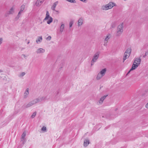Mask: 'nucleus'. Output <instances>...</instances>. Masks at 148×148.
<instances>
[{
    "mask_svg": "<svg viewBox=\"0 0 148 148\" xmlns=\"http://www.w3.org/2000/svg\"><path fill=\"white\" fill-rule=\"evenodd\" d=\"M25 5H22L21 7V10H24V9L25 8Z\"/></svg>",
    "mask_w": 148,
    "mask_h": 148,
    "instance_id": "2f4dec72",
    "label": "nucleus"
},
{
    "mask_svg": "<svg viewBox=\"0 0 148 148\" xmlns=\"http://www.w3.org/2000/svg\"><path fill=\"white\" fill-rule=\"evenodd\" d=\"M1 71V72H2V71Z\"/></svg>",
    "mask_w": 148,
    "mask_h": 148,
    "instance_id": "8fccbe9b",
    "label": "nucleus"
},
{
    "mask_svg": "<svg viewBox=\"0 0 148 148\" xmlns=\"http://www.w3.org/2000/svg\"><path fill=\"white\" fill-rule=\"evenodd\" d=\"M106 69L104 68L101 70L100 72H99L103 76H104L106 72Z\"/></svg>",
    "mask_w": 148,
    "mask_h": 148,
    "instance_id": "2eb2a0df",
    "label": "nucleus"
},
{
    "mask_svg": "<svg viewBox=\"0 0 148 148\" xmlns=\"http://www.w3.org/2000/svg\"><path fill=\"white\" fill-rule=\"evenodd\" d=\"M107 4L109 9H111L114 6H116V5L115 3L112 2H109V3Z\"/></svg>",
    "mask_w": 148,
    "mask_h": 148,
    "instance_id": "0eeeda50",
    "label": "nucleus"
},
{
    "mask_svg": "<svg viewBox=\"0 0 148 148\" xmlns=\"http://www.w3.org/2000/svg\"><path fill=\"white\" fill-rule=\"evenodd\" d=\"M123 23H122L120 25L118 26L116 34V36H119L123 32Z\"/></svg>",
    "mask_w": 148,
    "mask_h": 148,
    "instance_id": "f257e3e1",
    "label": "nucleus"
},
{
    "mask_svg": "<svg viewBox=\"0 0 148 148\" xmlns=\"http://www.w3.org/2000/svg\"><path fill=\"white\" fill-rule=\"evenodd\" d=\"M42 40V38L41 36H39L38 38L36 40V42L37 43H38V42H40Z\"/></svg>",
    "mask_w": 148,
    "mask_h": 148,
    "instance_id": "5701e85b",
    "label": "nucleus"
},
{
    "mask_svg": "<svg viewBox=\"0 0 148 148\" xmlns=\"http://www.w3.org/2000/svg\"><path fill=\"white\" fill-rule=\"evenodd\" d=\"M132 51L131 48H129L127 49L125 51L123 57V61L124 62L125 60L128 58L130 56Z\"/></svg>",
    "mask_w": 148,
    "mask_h": 148,
    "instance_id": "f03ea898",
    "label": "nucleus"
},
{
    "mask_svg": "<svg viewBox=\"0 0 148 148\" xmlns=\"http://www.w3.org/2000/svg\"><path fill=\"white\" fill-rule=\"evenodd\" d=\"M23 11V10L20 9V11L18 12V14L21 15V13H22V12Z\"/></svg>",
    "mask_w": 148,
    "mask_h": 148,
    "instance_id": "e433bc0d",
    "label": "nucleus"
},
{
    "mask_svg": "<svg viewBox=\"0 0 148 148\" xmlns=\"http://www.w3.org/2000/svg\"><path fill=\"white\" fill-rule=\"evenodd\" d=\"M147 55L146 54V53H145V54L144 55H143V58H145V57L146 56H147Z\"/></svg>",
    "mask_w": 148,
    "mask_h": 148,
    "instance_id": "a19ab883",
    "label": "nucleus"
},
{
    "mask_svg": "<svg viewBox=\"0 0 148 148\" xmlns=\"http://www.w3.org/2000/svg\"><path fill=\"white\" fill-rule=\"evenodd\" d=\"M58 92H57V94H58Z\"/></svg>",
    "mask_w": 148,
    "mask_h": 148,
    "instance_id": "de8ad7c7",
    "label": "nucleus"
},
{
    "mask_svg": "<svg viewBox=\"0 0 148 148\" xmlns=\"http://www.w3.org/2000/svg\"><path fill=\"white\" fill-rule=\"evenodd\" d=\"M116 26V23L115 22H113L111 24V28H115Z\"/></svg>",
    "mask_w": 148,
    "mask_h": 148,
    "instance_id": "393cba45",
    "label": "nucleus"
},
{
    "mask_svg": "<svg viewBox=\"0 0 148 148\" xmlns=\"http://www.w3.org/2000/svg\"><path fill=\"white\" fill-rule=\"evenodd\" d=\"M31 102L32 103V105L38 102V99L37 98L34 99L33 100L31 101Z\"/></svg>",
    "mask_w": 148,
    "mask_h": 148,
    "instance_id": "412c9836",
    "label": "nucleus"
},
{
    "mask_svg": "<svg viewBox=\"0 0 148 148\" xmlns=\"http://www.w3.org/2000/svg\"><path fill=\"white\" fill-rule=\"evenodd\" d=\"M108 96V95H104L100 99L99 101V103L100 104H101L103 101V100L105 99Z\"/></svg>",
    "mask_w": 148,
    "mask_h": 148,
    "instance_id": "9d476101",
    "label": "nucleus"
},
{
    "mask_svg": "<svg viewBox=\"0 0 148 148\" xmlns=\"http://www.w3.org/2000/svg\"><path fill=\"white\" fill-rule=\"evenodd\" d=\"M101 9L103 10H107L109 9L107 4L102 6Z\"/></svg>",
    "mask_w": 148,
    "mask_h": 148,
    "instance_id": "f3484780",
    "label": "nucleus"
},
{
    "mask_svg": "<svg viewBox=\"0 0 148 148\" xmlns=\"http://www.w3.org/2000/svg\"><path fill=\"white\" fill-rule=\"evenodd\" d=\"M36 112H34L33 113L31 117L33 118H34L35 117V116H36Z\"/></svg>",
    "mask_w": 148,
    "mask_h": 148,
    "instance_id": "7c9ffc66",
    "label": "nucleus"
},
{
    "mask_svg": "<svg viewBox=\"0 0 148 148\" xmlns=\"http://www.w3.org/2000/svg\"><path fill=\"white\" fill-rule=\"evenodd\" d=\"M23 11V10L20 9V11L18 12V14L21 15V13H22V12Z\"/></svg>",
    "mask_w": 148,
    "mask_h": 148,
    "instance_id": "c9c22d12",
    "label": "nucleus"
},
{
    "mask_svg": "<svg viewBox=\"0 0 148 148\" xmlns=\"http://www.w3.org/2000/svg\"><path fill=\"white\" fill-rule=\"evenodd\" d=\"M25 72H22L19 75V77H23L25 75Z\"/></svg>",
    "mask_w": 148,
    "mask_h": 148,
    "instance_id": "c85d7f7f",
    "label": "nucleus"
},
{
    "mask_svg": "<svg viewBox=\"0 0 148 148\" xmlns=\"http://www.w3.org/2000/svg\"><path fill=\"white\" fill-rule=\"evenodd\" d=\"M146 54L147 55H148V50L147 51L145 52Z\"/></svg>",
    "mask_w": 148,
    "mask_h": 148,
    "instance_id": "79ce46f5",
    "label": "nucleus"
},
{
    "mask_svg": "<svg viewBox=\"0 0 148 148\" xmlns=\"http://www.w3.org/2000/svg\"><path fill=\"white\" fill-rule=\"evenodd\" d=\"M29 43V42H28L27 43V44H28Z\"/></svg>",
    "mask_w": 148,
    "mask_h": 148,
    "instance_id": "49530a36",
    "label": "nucleus"
},
{
    "mask_svg": "<svg viewBox=\"0 0 148 148\" xmlns=\"http://www.w3.org/2000/svg\"><path fill=\"white\" fill-rule=\"evenodd\" d=\"M130 70H131V69H130V70L127 73L126 75H127L128 74L130 73V71H130Z\"/></svg>",
    "mask_w": 148,
    "mask_h": 148,
    "instance_id": "ea45409f",
    "label": "nucleus"
},
{
    "mask_svg": "<svg viewBox=\"0 0 148 148\" xmlns=\"http://www.w3.org/2000/svg\"><path fill=\"white\" fill-rule=\"evenodd\" d=\"M66 1L73 3H76V1L75 0H66Z\"/></svg>",
    "mask_w": 148,
    "mask_h": 148,
    "instance_id": "bb28decb",
    "label": "nucleus"
},
{
    "mask_svg": "<svg viewBox=\"0 0 148 148\" xmlns=\"http://www.w3.org/2000/svg\"><path fill=\"white\" fill-rule=\"evenodd\" d=\"M56 12H57L58 13H59V11L58 10H55Z\"/></svg>",
    "mask_w": 148,
    "mask_h": 148,
    "instance_id": "37998d69",
    "label": "nucleus"
},
{
    "mask_svg": "<svg viewBox=\"0 0 148 148\" xmlns=\"http://www.w3.org/2000/svg\"><path fill=\"white\" fill-rule=\"evenodd\" d=\"M145 107L146 108H148V102L146 104Z\"/></svg>",
    "mask_w": 148,
    "mask_h": 148,
    "instance_id": "58836bf2",
    "label": "nucleus"
},
{
    "mask_svg": "<svg viewBox=\"0 0 148 148\" xmlns=\"http://www.w3.org/2000/svg\"><path fill=\"white\" fill-rule=\"evenodd\" d=\"M3 38H0V45L2 43Z\"/></svg>",
    "mask_w": 148,
    "mask_h": 148,
    "instance_id": "4c0bfd02",
    "label": "nucleus"
},
{
    "mask_svg": "<svg viewBox=\"0 0 148 148\" xmlns=\"http://www.w3.org/2000/svg\"><path fill=\"white\" fill-rule=\"evenodd\" d=\"M51 37L50 36H48L47 38V40H50L51 39Z\"/></svg>",
    "mask_w": 148,
    "mask_h": 148,
    "instance_id": "473e14b6",
    "label": "nucleus"
},
{
    "mask_svg": "<svg viewBox=\"0 0 148 148\" xmlns=\"http://www.w3.org/2000/svg\"><path fill=\"white\" fill-rule=\"evenodd\" d=\"M61 25L60 28V31L61 32H62L64 27V25L62 23H61Z\"/></svg>",
    "mask_w": 148,
    "mask_h": 148,
    "instance_id": "4be33fe9",
    "label": "nucleus"
},
{
    "mask_svg": "<svg viewBox=\"0 0 148 148\" xmlns=\"http://www.w3.org/2000/svg\"><path fill=\"white\" fill-rule=\"evenodd\" d=\"M89 143V141L88 139H86L84 141V146L85 147H87Z\"/></svg>",
    "mask_w": 148,
    "mask_h": 148,
    "instance_id": "dca6fc26",
    "label": "nucleus"
},
{
    "mask_svg": "<svg viewBox=\"0 0 148 148\" xmlns=\"http://www.w3.org/2000/svg\"><path fill=\"white\" fill-rule=\"evenodd\" d=\"M73 20H71L69 22V27H71L73 24Z\"/></svg>",
    "mask_w": 148,
    "mask_h": 148,
    "instance_id": "a878e982",
    "label": "nucleus"
},
{
    "mask_svg": "<svg viewBox=\"0 0 148 148\" xmlns=\"http://www.w3.org/2000/svg\"><path fill=\"white\" fill-rule=\"evenodd\" d=\"M58 1H56V2H55L53 4V6L51 7V9L53 10H55V8H56V6L58 4Z\"/></svg>",
    "mask_w": 148,
    "mask_h": 148,
    "instance_id": "ddd939ff",
    "label": "nucleus"
},
{
    "mask_svg": "<svg viewBox=\"0 0 148 148\" xmlns=\"http://www.w3.org/2000/svg\"><path fill=\"white\" fill-rule=\"evenodd\" d=\"M117 108H116L115 110V111H116L117 110Z\"/></svg>",
    "mask_w": 148,
    "mask_h": 148,
    "instance_id": "a18cd8bd",
    "label": "nucleus"
},
{
    "mask_svg": "<svg viewBox=\"0 0 148 148\" xmlns=\"http://www.w3.org/2000/svg\"><path fill=\"white\" fill-rule=\"evenodd\" d=\"M41 130L42 131H46V127L44 126H43L41 129Z\"/></svg>",
    "mask_w": 148,
    "mask_h": 148,
    "instance_id": "c756f323",
    "label": "nucleus"
},
{
    "mask_svg": "<svg viewBox=\"0 0 148 148\" xmlns=\"http://www.w3.org/2000/svg\"><path fill=\"white\" fill-rule=\"evenodd\" d=\"M32 103L31 102H29L26 105H25V104L23 105L21 108L23 109H25L26 108H28L29 107H30V106H32Z\"/></svg>",
    "mask_w": 148,
    "mask_h": 148,
    "instance_id": "423d86ee",
    "label": "nucleus"
},
{
    "mask_svg": "<svg viewBox=\"0 0 148 148\" xmlns=\"http://www.w3.org/2000/svg\"><path fill=\"white\" fill-rule=\"evenodd\" d=\"M141 61V58H137L135 59L134 61V63H135L139 65L140 64Z\"/></svg>",
    "mask_w": 148,
    "mask_h": 148,
    "instance_id": "1a4fd4ad",
    "label": "nucleus"
},
{
    "mask_svg": "<svg viewBox=\"0 0 148 148\" xmlns=\"http://www.w3.org/2000/svg\"><path fill=\"white\" fill-rule=\"evenodd\" d=\"M38 102H41L43 101H45L46 99V97H40L37 98Z\"/></svg>",
    "mask_w": 148,
    "mask_h": 148,
    "instance_id": "f8f14e48",
    "label": "nucleus"
},
{
    "mask_svg": "<svg viewBox=\"0 0 148 148\" xmlns=\"http://www.w3.org/2000/svg\"><path fill=\"white\" fill-rule=\"evenodd\" d=\"M83 23V20L81 18H80L78 21V23L77 25L78 26H79L81 25Z\"/></svg>",
    "mask_w": 148,
    "mask_h": 148,
    "instance_id": "a211bd4d",
    "label": "nucleus"
},
{
    "mask_svg": "<svg viewBox=\"0 0 148 148\" xmlns=\"http://www.w3.org/2000/svg\"><path fill=\"white\" fill-rule=\"evenodd\" d=\"M101 74L99 73L96 77V79L97 80H99L103 76Z\"/></svg>",
    "mask_w": 148,
    "mask_h": 148,
    "instance_id": "aec40b11",
    "label": "nucleus"
},
{
    "mask_svg": "<svg viewBox=\"0 0 148 148\" xmlns=\"http://www.w3.org/2000/svg\"><path fill=\"white\" fill-rule=\"evenodd\" d=\"M45 0H38L36 3V6L40 5Z\"/></svg>",
    "mask_w": 148,
    "mask_h": 148,
    "instance_id": "4468645a",
    "label": "nucleus"
},
{
    "mask_svg": "<svg viewBox=\"0 0 148 148\" xmlns=\"http://www.w3.org/2000/svg\"><path fill=\"white\" fill-rule=\"evenodd\" d=\"M23 55L24 57H26V56L25 54H23Z\"/></svg>",
    "mask_w": 148,
    "mask_h": 148,
    "instance_id": "c03bdc74",
    "label": "nucleus"
},
{
    "mask_svg": "<svg viewBox=\"0 0 148 148\" xmlns=\"http://www.w3.org/2000/svg\"><path fill=\"white\" fill-rule=\"evenodd\" d=\"M23 11V10L20 9V11L18 12V14L21 15V13H22V12Z\"/></svg>",
    "mask_w": 148,
    "mask_h": 148,
    "instance_id": "f704fd0d",
    "label": "nucleus"
},
{
    "mask_svg": "<svg viewBox=\"0 0 148 148\" xmlns=\"http://www.w3.org/2000/svg\"><path fill=\"white\" fill-rule=\"evenodd\" d=\"M1 71V72H2V71Z\"/></svg>",
    "mask_w": 148,
    "mask_h": 148,
    "instance_id": "09e8293b",
    "label": "nucleus"
},
{
    "mask_svg": "<svg viewBox=\"0 0 148 148\" xmlns=\"http://www.w3.org/2000/svg\"><path fill=\"white\" fill-rule=\"evenodd\" d=\"M29 93V89L28 88H27L26 89L24 93V98H26L27 97V95H28Z\"/></svg>",
    "mask_w": 148,
    "mask_h": 148,
    "instance_id": "6ab92c4d",
    "label": "nucleus"
},
{
    "mask_svg": "<svg viewBox=\"0 0 148 148\" xmlns=\"http://www.w3.org/2000/svg\"><path fill=\"white\" fill-rule=\"evenodd\" d=\"M138 66L139 65H138V64H136L135 63H134V62L132 66V67L131 68L130 71H132L135 69L137 68L138 67Z\"/></svg>",
    "mask_w": 148,
    "mask_h": 148,
    "instance_id": "9b49d317",
    "label": "nucleus"
},
{
    "mask_svg": "<svg viewBox=\"0 0 148 148\" xmlns=\"http://www.w3.org/2000/svg\"><path fill=\"white\" fill-rule=\"evenodd\" d=\"M110 38V37H108V36H107L105 39V41H107Z\"/></svg>",
    "mask_w": 148,
    "mask_h": 148,
    "instance_id": "72a5a7b5",
    "label": "nucleus"
},
{
    "mask_svg": "<svg viewBox=\"0 0 148 148\" xmlns=\"http://www.w3.org/2000/svg\"><path fill=\"white\" fill-rule=\"evenodd\" d=\"M45 49L42 48H39L36 51V52L38 54L40 53H44L45 52Z\"/></svg>",
    "mask_w": 148,
    "mask_h": 148,
    "instance_id": "6e6552de",
    "label": "nucleus"
},
{
    "mask_svg": "<svg viewBox=\"0 0 148 148\" xmlns=\"http://www.w3.org/2000/svg\"><path fill=\"white\" fill-rule=\"evenodd\" d=\"M49 18V19L48 21H47V23L48 24H49L52 22L53 19L50 16L49 12L47 11L46 12V17L44 20H48Z\"/></svg>",
    "mask_w": 148,
    "mask_h": 148,
    "instance_id": "20e7f679",
    "label": "nucleus"
},
{
    "mask_svg": "<svg viewBox=\"0 0 148 148\" xmlns=\"http://www.w3.org/2000/svg\"><path fill=\"white\" fill-rule=\"evenodd\" d=\"M14 13V7H12L10 10L8 11L5 14L6 16H7V15L13 14Z\"/></svg>",
    "mask_w": 148,
    "mask_h": 148,
    "instance_id": "39448f33",
    "label": "nucleus"
},
{
    "mask_svg": "<svg viewBox=\"0 0 148 148\" xmlns=\"http://www.w3.org/2000/svg\"><path fill=\"white\" fill-rule=\"evenodd\" d=\"M99 53L98 52H96L94 55L92 60L91 61V65L92 66L93 65L94 62H96L97 60L98 59L99 55Z\"/></svg>",
    "mask_w": 148,
    "mask_h": 148,
    "instance_id": "7ed1b4c3",
    "label": "nucleus"
},
{
    "mask_svg": "<svg viewBox=\"0 0 148 148\" xmlns=\"http://www.w3.org/2000/svg\"><path fill=\"white\" fill-rule=\"evenodd\" d=\"M26 135V132H24L23 133V134L22 135V136L21 137V139H24L25 138V137Z\"/></svg>",
    "mask_w": 148,
    "mask_h": 148,
    "instance_id": "b1692460",
    "label": "nucleus"
},
{
    "mask_svg": "<svg viewBox=\"0 0 148 148\" xmlns=\"http://www.w3.org/2000/svg\"><path fill=\"white\" fill-rule=\"evenodd\" d=\"M20 16H21L20 15L18 14L17 16L14 18V20L15 21H16L19 18Z\"/></svg>",
    "mask_w": 148,
    "mask_h": 148,
    "instance_id": "cd10ccee",
    "label": "nucleus"
}]
</instances>
